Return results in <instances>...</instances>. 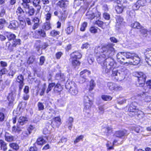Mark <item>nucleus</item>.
Masks as SVG:
<instances>
[{"label": "nucleus", "mask_w": 151, "mask_h": 151, "mask_svg": "<svg viewBox=\"0 0 151 151\" xmlns=\"http://www.w3.org/2000/svg\"><path fill=\"white\" fill-rule=\"evenodd\" d=\"M124 8V6L120 4L116 7L115 9L118 14H120L122 12Z\"/></svg>", "instance_id": "36"}, {"label": "nucleus", "mask_w": 151, "mask_h": 151, "mask_svg": "<svg viewBox=\"0 0 151 151\" xmlns=\"http://www.w3.org/2000/svg\"><path fill=\"white\" fill-rule=\"evenodd\" d=\"M42 28L43 29L45 30L46 31L50 29L51 27L49 22H47L45 23L42 26Z\"/></svg>", "instance_id": "35"}, {"label": "nucleus", "mask_w": 151, "mask_h": 151, "mask_svg": "<svg viewBox=\"0 0 151 151\" xmlns=\"http://www.w3.org/2000/svg\"><path fill=\"white\" fill-rule=\"evenodd\" d=\"M46 84L45 83L44 84V86L42 87V88L41 90V91L40 93V96H42L43 95L44 93L45 92V91L46 90V87H45Z\"/></svg>", "instance_id": "59"}, {"label": "nucleus", "mask_w": 151, "mask_h": 151, "mask_svg": "<svg viewBox=\"0 0 151 151\" xmlns=\"http://www.w3.org/2000/svg\"><path fill=\"white\" fill-rule=\"evenodd\" d=\"M92 55H90L88 58V60L89 63L91 64L94 60V58L92 57Z\"/></svg>", "instance_id": "61"}, {"label": "nucleus", "mask_w": 151, "mask_h": 151, "mask_svg": "<svg viewBox=\"0 0 151 151\" xmlns=\"http://www.w3.org/2000/svg\"><path fill=\"white\" fill-rule=\"evenodd\" d=\"M142 97L143 98L144 101L146 102L151 101V96L147 95L146 93H143Z\"/></svg>", "instance_id": "33"}, {"label": "nucleus", "mask_w": 151, "mask_h": 151, "mask_svg": "<svg viewBox=\"0 0 151 151\" xmlns=\"http://www.w3.org/2000/svg\"><path fill=\"white\" fill-rule=\"evenodd\" d=\"M71 61L73 66L75 69L78 68V66L80 64V63L78 60H70Z\"/></svg>", "instance_id": "32"}, {"label": "nucleus", "mask_w": 151, "mask_h": 151, "mask_svg": "<svg viewBox=\"0 0 151 151\" xmlns=\"http://www.w3.org/2000/svg\"><path fill=\"white\" fill-rule=\"evenodd\" d=\"M1 8V10L0 12V17H2L4 16L5 14L6 9L3 7Z\"/></svg>", "instance_id": "62"}, {"label": "nucleus", "mask_w": 151, "mask_h": 151, "mask_svg": "<svg viewBox=\"0 0 151 151\" xmlns=\"http://www.w3.org/2000/svg\"><path fill=\"white\" fill-rule=\"evenodd\" d=\"M9 146L10 147L16 151L18 150L19 148V145L17 143H10L9 144Z\"/></svg>", "instance_id": "38"}, {"label": "nucleus", "mask_w": 151, "mask_h": 151, "mask_svg": "<svg viewBox=\"0 0 151 151\" xmlns=\"http://www.w3.org/2000/svg\"><path fill=\"white\" fill-rule=\"evenodd\" d=\"M60 34V32L57 31L55 30H53L50 33V35L52 37H55L57 35H59Z\"/></svg>", "instance_id": "49"}, {"label": "nucleus", "mask_w": 151, "mask_h": 151, "mask_svg": "<svg viewBox=\"0 0 151 151\" xmlns=\"http://www.w3.org/2000/svg\"><path fill=\"white\" fill-rule=\"evenodd\" d=\"M54 90L58 92H59L61 90V86L60 84L58 83L56 85H55Z\"/></svg>", "instance_id": "47"}, {"label": "nucleus", "mask_w": 151, "mask_h": 151, "mask_svg": "<svg viewBox=\"0 0 151 151\" xmlns=\"http://www.w3.org/2000/svg\"><path fill=\"white\" fill-rule=\"evenodd\" d=\"M35 59L34 56H30L29 58L27 61V63L29 64L32 63L35 60Z\"/></svg>", "instance_id": "51"}, {"label": "nucleus", "mask_w": 151, "mask_h": 151, "mask_svg": "<svg viewBox=\"0 0 151 151\" xmlns=\"http://www.w3.org/2000/svg\"><path fill=\"white\" fill-rule=\"evenodd\" d=\"M129 72L128 70L124 67L119 70L113 69L111 75V77L113 79L121 81L125 78Z\"/></svg>", "instance_id": "3"}, {"label": "nucleus", "mask_w": 151, "mask_h": 151, "mask_svg": "<svg viewBox=\"0 0 151 151\" xmlns=\"http://www.w3.org/2000/svg\"><path fill=\"white\" fill-rule=\"evenodd\" d=\"M128 134V133L126 130H123L116 132L114 135L116 137L122 138L123 136L127 135Z\"/></svg>", "instance_id": "17"}, {"label": "nucleus", "mask_w": 151, "mask_h": 151, "mask_svg": "<svg viewBox=\"0 0 151 151\" xmlns=\"http://www.w3.org/2000/svg\"><path fill=\"white\" fill-rule=\"evenodd\" d=\"M6 37L10 41H12L11 44L10 42H7L6 44V46L8 47V49L10 51L13 50L14 48L17 45L21 44V40L19 39H16V35L12 33H8L6 35Z\"/></svg>", "instance_id": "2"}, {"label": "nucleus", "mask_w": 151, "mask_h": 151, "mask_svg": "<svg viewBox=\"0 0 151 151\" xmlns=\"http://www.w3.org/2000/svg\"><path fill=\"white\" fill-rule=\"evenodd\" d=\"M38 110L39 111L43 110L45 109V106L43 104V103L39 102L37 104Z\"/></svg>", "instance_id": "42"}, {"label": "nucleus", "mask_w": 151, "mask_h": 151, "mask_svg": "<svg viewBox=\"0 0 151 151\" xmlns=\"http://www.w3.org/2000/svg\"><path fill=\"white\" fill-rule=\"evenodd\" d=\"M69 91L70 93L72 95H76L77 94L78 91L76 85L75 83L70 86Z\"/></svg>", "instance_id": "18"}, {"label": "nucleus", "mask_w": 151, "mask_h": 151, "mask_svg": "<svg viewBox=\"0 0 151 151\" xmlns=\"http://www.w3.org/2000/svg\"><path fill=\"white\" fill-rule=\"evenodd\" d=\"M124 52H119L117 54L116 57L117 60L122 64L125 65L126 64H128L129 62H124L125 58V55H124Z\"/></svg>", "instance_id": "10"}, {"label": "nucleus", "mask_w": 151, "mask_h": 151, "mask_svg": "<svg viewBox=\"0 0 151 151\" xmlns=\"http://www.w3.org/2000/svg\"><path fill=\"white\" fill-rule=\"evenodd\" d=\"M87 23L86 22H84L81 25L80 30L81 31H84L86 29V28L87 25Z\"/></svg>", "instance_id": "45"}, {"label": "nucleus", "mask_w": 151, "mask_h": 151, "mask_svg": "<svg viewBox=\"0 0 151 151\" xmlns=\"http://www.w3.org/2000/svg\"><path fill=\"white\" fill-rule=\"evenodd\" d=\"M140 32L142 36L145 37L146 38L147 37H148V35L149 34V31L147 30L143 27H142L140 29Z\"/></svg>", "instance_id": "28"}, {"label": "nucleus", "mask_w": 151, "mask_h": 151, "mask_svg": "<svg viewBox=\"0 0 151 151\" xmlns=\"http://www.w3.org/2000/svg\"><path fill=\"white\" fill-rule=\"evenodd\" d=\"M147 3L146 0H138L132 6V8L134 10H138L140 7L145 6Z\"/></svg>", "instance_id": "8"}, {"label": "nucleus", "mask_w": 151, "mask_h": 151, "mask_svg": "<svg viewBox=\"0 0 151 151\" xmlns=\"http://www.w3.org/2000/svg\"><path fill=\"white\" fill-rule=\"evenodd\" d=\"M86 18L92 20L95 17V14L91 11H88L86 13Z\"/></svg>", "instance_id": "34"}, {"label": "nucleus", "mask_w": 151, "mask_h": 151, "mask_svg": "<svg viewBox=\"0 0 151 151\" xmlns=\"http://www.w3.org/2000/svg\"><path fill=\"white\" fill-rule=\"evenodd\" d=\"M25 12V11H24L20 7L18 8L16 11L17 14H23Z\"/></svg>", "instance_id": "56"}, {"label": "nucleus", "mask_w": 151, "mask_h": 151, "mask_svg": "<svg viewBox=\"0 0 151 151\" xmlns=\"http://www.w3.org/2000/svg\"><path fill=\"white\" fill-rule=\"evenodd\" d=\"M90 74V72L87 70H84L80 72L81 79H83L82 82H84L86 81V77L89 76Z\"/></svg>", "instance_id": "14"}, {"label": "nucleus", "mask_w": 151, "mask_h": 151, "mask_svg": "<svg viewBox=\"0 0 151 151\" xmlns=\"http://www.w3.org/2000/svg\"><path fill=\"white\" fill-rule=\"evenodd\" d=\"M101 98L103 100L106 101L110 100L112 98L110 96L106 95H102L101 96Z\"/></svg>", "instance_id": "48"}, {"label": "nucleus", "mask_w": 151, "mask_h": 151, "mask_svg": "<svg viewBox=\"0 0 151 151\" xmlns=\"http://www.w3.org/2000/svg\"><path fill=\"white\" fill-rule=\"evenodd\" d=\"M61 119L59 117H56L53 119L52 124L53 125H55L58 127L60 124Z\"/></svg>", "instance_id": "27"}, {"label": "nucleus", "mask_w": 151, "mask_h": 151, "mask_svg": "<svg viewBox=\"0 0 151 151\" xmlns=\"http://www.w3.org/2000/svg\"><path fill=\"white\" fill-rule=\"evenodd\" d=\"M82 56V55L78 52H74L70 54V60H77L81 58Z\"/></svg>", "instance_id": "16"}, {"label": "nucleus", "mask_w": 151, "mask_h": 151, "mask_svg": "<svg viewBox=\"0 0 151 151\" xmlns=\"http://www.w3.org/2000/svg\"><path fill=\"white\" fill-rule=\"evenodd\" d=\"M18 22L16 20H13L10 22L8 27L11 29H15L19 26Z\"/></svg>", "instance_id": "24"}, {"label": "nucleus", "mask_w": 151, "mask_h": 151, "mask_svg": "<svg viewBox=\"0 0 151 151\" xmlns=\"http://www.w3.org/2000/svg\"><path fill=\"white\" fill-rule=\"evenodd\" d=\"M1 149L4 151H6L7 149V143L3 140H0Z\"/></svg>", "instance_id": "30"}, {"label": "nucleus", "mask_w": 151, "mask_h": 151, "mask_svg": "<svg viewBox=\"0 0 151 151\" xmlns=\"http://www.w3.org/2000/svg\"><path fill=\"white\" fill-rule=\"evenodd\" d=\"M26 14L29 16L33 15L35 12V9L32 7H30L29 6L24 8Z\"/></svg>", "instance_id": "15"}, {"label": "nucleus", "mask_w": 151, "mask_h": 151, "mask_svg": "<svg viewBox=\"0 0 151 151\" xmlns=\"http://www.w3.org/2000/svg\"><path fill=\"white\" fill-rule=\"evenodd\" d=\"M98 28L95 27H90V30L91 32L93 33H96L97 32Z\"/></svg>", "instance_id": "53"}, {"label": "nucleus", "mask_w": 151, "mask_h": 151, "mask_svg": "<svg viewBox=\"0 0 151 151\" xmlns=\"http://www.w3.org/2000/svg\"><path fill=\"white\" fill-rule=\"evenodd\" d=\"M16 96V94L13 92L9 93V96L7 97V99L9 101L8 104L9 106H12V105Z\"/></svg>", "instance_id": "13"}, {"label": "nucleus", "mask_w": 151, "mask_h": 151, "mask_svg": "<svg viewBox=\"0 0 151 151\" xmlns=\"http://www.w3.org/2000/svg\"><path fill=\"white\" fill-rule=\"evenodd\" d=\"M73 27L71 22H68L66 24V27L65 31L67 35H70L73 32Z\"/></svg>", "instance_id": "11"}, {"label": "nucleus", "mask_w": 151, "mask_h": 151, "mask_svg": "<svg viewBox=\"0 0 151 151\" xmlns=\"http://www.w3.org/2000/svg\"><path fill=\"white\" fill-rule=\"evenodd\" d=\"M55 111L53 110L50 111V112H49L48 116H50V117H48L46 116V115L44 113L42 115V118L44 119H47L51 118V117L55 115Z\"/></svg>", "instance_id": "29"}, {"label": "nucleus", "mask_w": 151, "mask_h": 151, "mask_svg": "<svg viewBox=\"0 0 151 151\" xmlns=\"http://www.w3.org/2000/svg\"><path fill=\"white\" fill-rule=\"evenodd\" d=\"M116 27L117 30L120 28L121 25L123 22V19L120 16H117L116 18Z\"/></svg>", "instance_id": "23"}, {"label": "nucleus", "mask_w": 151, "mask_h": 151, "mask_svg": "<svg viewBox=\"0 0 151 151\" xmlns=\"http://www.w3.org/2000/svg\"><path fill=\"white\" fill-rule=\"evenodd\" d=\"M60 8L65 7L68 4V1L66 0H60L57 4Z\"/></svg>", "instance_id": "26"}, {"label": "nucleus", "mask_w": 151, "mask_h": 151, "mask_svg": "<svg viewBox=\"0 0 151 151\" xmlns=\"http://www.w3.org/2000/svg\"><path fill=\"white\" fill-rule=\"evenodd\" d=\"M5 22L6 21L4 19H0V29H2L3 28Z\"/></svg>", "instance_id": "57"}, {"label": "nucleus", "mask_w": 151, "mask_h": 151, "mask_svg": "<svg viewBox=\"0 0 151 151\" xmlns=\"http://www.w3.org/2000/svg\"><path fill=\"white\" fill-rule=\"evenodd\" d=\"M36 35L33 37L36 39H39L41 37L44 38L46 37V33L45 31L43 29L37 30L36 31Z\"/></svg>", "instance_id": "9"}, {"label": "nucleus", "mask_w": 151, "mask_h": 151, "mask_svg": "<svg viewBox=\"0 0 151 151\" xmlns=\"http://www.w3.org/2000/svg\"><path fill=\"white\" fill-rule=\"evenodd\" d=\"M87 9V7L86 6H82L79 9V12L81 14H83Z\"/></svg>", "instance_id": "44"}, {"label": "nucleus", "mask_w": 151, "mask_h": 151, "mask_svg": "<svg viewBox=\"0 0 151 151\" xmlns=\"http://www.w3.org/2000/svg\"><path fill=\"white\" fill-rule=\"evenodd\" d=\"M23 2L22 4L23 8L29 6V4L30 2V0H22Z\"/></svg>", "instance_id": "40"}, {"label": "nucleus", "mask_w": 151, "mask_h": 151, "mask_svg": "<svg viewBox=\"0 0 151 151\" xmlns=\"http://www.w3.org/2000/svg\"><path fill=\"white\" fill-rule=\"evenodd\" d=\"M41 42V41L40 40H36L34 46V49L38 52L37 54L39 55H40L42 54V53L39 52L40 48H41V45H40Z\"/></svg>", "instance_id": "20"}, {"label": "nucleus", "mask_w": 151, "mask_h": 151, "mask_svg": "<svg viewBox=\"0 0 151 151\" xmlns=\"http://www.w3.org/2000/svg\"><path fill=\"white\" fill-rule=\"evenodd\" d=\"M115 84L109 82L107 83V86L111 91L114 90Z\"/></svg>", "instance_id": "43"}, {"label": "nucleus", "mask_w": 151, "mask_h": 151, "mask_svg": "<svg viewBox=\"0 0 151 151\" xmlns=\"http://www.w3.org/2000/svg\"><path fill=\"white\" fill-rule=\"evenodd\" d=\"M26 26V23L24 21H22L20 22V24L19 26L20 28L23 29L25 28Z\"/></svg>", "instance_id": "60"}, {"label": "nucleus", "mask_w": 151, "mask_h": 151, "mask_svg": "<svg viewBox=\"0 0 151 151\" xmlns=\"http://www.w3.org/2000/svg\"><path fill=\"white\" fill-rule=\"evenodd\" d=\"M16 71V70L15 68H12L10 69L9 73V76H11L13 77L15 74Z\"/></svg>", "instance_id": "46"}, {"label": "nucleus", "mask_w": 151, "mask_h": 151, "mask_svg": "<svg viewBox=\"0 0 151 151\" xmlns=\"http://www.w3.org/2000/svg\"><path fill=\"white\" fill-rule=\"evenodd\" d=\"M45 142V140L42 137L39 138L37 139L36 142L34 144L33 146L30 147L29 151H37L38 148H39L38 146H41Z\"/></svg>", "instance_id": "6"}, {"label": "nucleus", "mask_w": 151, "mask_h": 151, "mask_svg": "<svg viewBox=\"0 0 151 151\" xmlns=\"http://www.w3.org/2000/svg\"><path fill=\"white\" fill-rule=\"evenodd\" d=\"M123 88L121 86L115 84L114 90L116 91H119L122 90Z\"/></svg>", "instance_id": "58"}, {"label": "nucleus", "mask_w": 151, "mask_h": 151, "mask_svg": "<svg viewBox=\"0 0 151 151\" xmlns=\"http://www.w3.org/2000/svg\"><path fill=\"white\" fill-rule=\"evenodd\" d=\"M135 75L138 78L139 86L142 87L145 83L146 76L145 74L142 72H137L135 73Z\"/></svg>", "instance_id": "4"}, {"label": "nucleus", "mask_w": 151, "mask_h": 151, "mask_svg": "<svg viewBox=\"0 0 151 151\" xmlns=\"http://www.w3.org/2000/svg\"><path fill=\"white\" fill-rule=\"evenodd\" d=\"M45 60V57L41 56L40 58V62L39 64L40 65H42L44 63Z\"/></svg>", "instance_id": "50"}, {"label": "nucleus", "mask_w": 151, "mask_h": 151, "mask_svg": "<svg viewBox=\"0 0 151 151\" xmlns=\"http://www.w3.org/2000/svg\"><path fill=\"white\" fill-rule=\"evenodd\" d=\"M95 52L97 61L101 65L103 72L106 73H110L116 64L112 58L115 53L113 44L96 47Z\"/></svg>", "instance_id": "1"}, {"label": "nucleus", "mask_w": 151, "mask_h": 151, "mask_svg": "<svg viewBox=\"0 0 151 151\" xmlns=\"http://www.w3.org/2000/svg\"><path fill=\"white\" fill-rule=\"evenodd\" d=\"M73 122V119L72 117H70L66 122L65 125L68 126V128L70 130H71L72 128Z\"/></svg>", "instance_id": "25"}, {"label": "nucleus", "mask_w": 151, "mask_h": 151, "mask_svg": "<svg viewBox=\"0 0 151 151\" xmlns=\"http://www.w3.org/2000/svg\"><path fill=\"white\" fill-rule=\"evenodd\" d=\"M24 76L22 74H19L16 78V81L17 82L19 83V85L18 93V95L20 96L21 92L24 83Z\"/></svg>", "instance_id": "7"}, {"label": "nucleus", "mask_w": 151, "mask_h": 151, "mask_svg": "<svg viewBox=\"0 0 151 151\" xmlns=\"http://www.w3.org/2000/svg\"><path fill=\"white\" fill-rule=\"evenodd\" d=\"M5 138L6 141L9 142L14 141L16 140V138L14 136L12 135L7 132H5Z\"/></svg>", "instance_id": "19"}, {"label": "nucleus", "mask_w": 151, "mask_h": 151, "mask_svg": "<svg viewBox=\"0 0 151 151\" xmlns=\"http://www.w3.org/2000/svg\"><path fill=\"white\" fill-rule=\"evenodd\" d=\"M84 137L83 135H81L76 138L75 140L74 141L75 144L79 142L80 140L82 139Z\"/></svg>", "instance_id": "52"}, {"label": "nucleus", "mask_w": 151, "mask_h": 151, "mask_svg": "<svg viewBox=\"0 0 151 151\" xmlns=\"http://www.w3.org/2000/svg\"><path fill=\"white\" fill-rule=\"evenodd\" d=\"M56 78L57 80H59L61 81L65 80V76L63 74L61 73L57 74L56 76Z\"/></svg>", "instance_id": "37"}, {"label": "nucleus", "mask_w": 151, "mask_h": 151, "mask_svg": "<svg viewBox=\"0 0 151 151\" xmlns=\"http://www.w3.org/2000/svg\"><path fill=\"white\" fill-rule=\"evenodd\" d=\"M140 61V58L136 54V55L133 58L131 61L130 62H129V64L131 63L134 65H136L139 63Z\"/></svg>", "instance_id": "22"}, {"label": "nucleus", "mask_w": 151, "mask_h": 151, "mask_svg": "<svg viewBox=\"0 0 151 151\" xmlns=\"http://www.w3.org/2000/svg\"><path fill=\"white\" fill-rule=\"evenodd\" d=\"M137 104L135 102L132 103L129 105L128 108V111H130L129 115L131 116V112L133 113L132 116H134L137 115L138 116V112H139V109L137 107Z\"/></svg>", "instance_id": "5"}, {"label": "nucleus", "mask_w": 151, "mask_h": 151, "mask_svg": "<svg viewBox=\"0 0 151 151\" xmlns=\"http://www.w3.org/2000/svg\"><path fill=\"white\" fill-rule=\"evenodd\" d=\"M95 83L94 81L93 80H91L90 82V88L89 89V90H92L95 86Z\"/></svg>", "instance_id": "55"}, {"label": "nucleus", "mask_w": 151, "mask_h": 151, "mask_svg": "<svg viewBox=\"0 0 151 151\" xmlns=\"http://www.w3.org/2000/svg\"><path fill=\"white\" fill-rule=\"evenodd\" d=\"M103 22L100 20H98L96 21L95 22V24L97 25L99 27L103 28Z\"/></svg>", "instance_id": "54"}, {"label": "nucleus", "mask_w": 151, "mask_h": 151, "mask_svg": "<svg viewBox=\"0 0 151 151\" xmlns=\"http://www.w3.org/2000/svg\"><path fill=\"white\" fill-rule=\"evenodd\" d=\"M28 122V119L26 117L22 116L19 117L17 124L22 126L26 124Z\"/></svg>", "instance_id": "21"}, {"label": "nucleus", "mask_w": 151, "mask_h": 151, "mask_svg": "<svg viewBox=\"0 0 151 151\" xmlns=\"http://www.w3.org/2000/svg\"><path fill=\"white\" fill-rule=\"evenodd\" d=\"M131 26L134 28L137 29H140L142 27L140 24L138 22H136L134 23L131 24Z\"/></svg>", "instance_id": "39"}, {"label": "nucleus", "mask_w": 151, "mask_h": 151, "mask_svg": "<svg viewBox=\"0 0 151 151\" xmlns=\"http://www.w3.org/2000/svg\"><path fill=\"white\" fill-rule=\"evenodd\" d=\"M29 98V94L24 93L23 95L22 99L24 100L27 101L28 100Z\"/></svg>", "instance_id": "63"}, {"label": "nucleus", "mask_w": 151, "mask_h": 151, "mask_svg": "<svg viewBox=\"0 0 151 151\" xmlns=\"http://www.w3.org/2000/svg\"><path fill=\"white\" fill-rule=\"evenodd\" d=\"M84 102L85 108H86V109H89L91 107L92 102L88 96H84Z\"/></svg>", "instance_id": "12"}, {"label": "nucleus", "mask_w": 151, "mask_h": 151, "mask_svg": "<svg viewBox=\"0 0 151 151\" xmlns=\"http://www.w3.org/2000/svg\"><path fill=\"white\" fill-rule=\"evenodd\" d=\"M0 64L1 66L3 68H5L7 66V63L6 62L3 61H1L0 62Z\"/></svg>", "instance_id": "64"}, {"label": "nucleus", "mask_w": 151, "mask_h": 151, "mask_svg": "<svg viewBox=\"0 0 151 151\" xmlns=\"http://www.w3.org/2000/svg\"><path fill=\"white\" fill-rule=\"evenodd\" d=\"M55 83H51L49 84L48 88L46 91V92L48 93L52 89V88L55 86Z\"/></svg>", "instance_id": "41"}, {"label": "nucleus", "mask_w": 151, "mask_h": 151, "mask_svg": "<svg viewBox=\"0 0 151 151\" xmlns=\"http://www.w3.org/2000/svg\"><path fill=\"white\" fill-rule=\"evenodd\" d=\"M124 55H125V57H126V58H130L132 60L133 58L136 55V54L133 52L132 53L128 52H124Z\"/></svg>", "instance_id": "31"}]
</instances>
